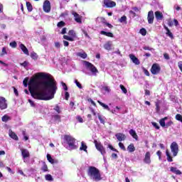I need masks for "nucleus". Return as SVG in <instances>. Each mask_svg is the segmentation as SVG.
I'll return each mask as SVG.
<instances>
[{"mask_svg": "<svg viewBox=\"0 0 182 182\" xmlns=\"http://www.w3.org/2000/svg\"><path fill=\"white\" fill-rule=\"evenodd\" d=\"M104 5L107 8H114L116 3L112 0H104Z\"/></svg>", "mask_w": 182, "mask_h": 182, "instance_id": "nucleus-11", "label": "nucleus"}, {"mask_svg": "<svg viewBox=\"0 0 182 182\" xmlns=\"http://www.w3.org/2000/svg\"><path fill=\"white\" fill-rule=\"evenodd\" d=\"M160 70H161L160 65H159L158 63H154L152 65L151 68V73H152V75H159V73H160Z\"/></svg>", "mask_w": 182, "mask_h": 182, "instance_id": "nucleus-8", "label": "nucleus"}, {"mask_svg": "<svg viewBox=\"0 0 182 182\" xmlns=\"http://www.w3.org/2000/svg\"><path fill=\"white\" fill-rule=\"evenodd\" d=\"M31 58H32L34 60H37L38 56L36 53H31Z\"/></svg>", "mask_w": 182, "mask_h": 182, "instance_id": "nucleus-44", "label": "nucleus"}, {"mask_svg": "<svg viewBox=\"0 0 182 182\" xmlns=\"http://www.w3.org/2000/svg\"><path fill=\"white\" fill-rule=\"evenodd\" d=\"M1 120L4 123H6V122H9V120H11V117L8 116L7 114H5L2 117Z\"/></svg>", "mask_w": 182, "mask_h": 182, "instance_id": "nucleus-33", "label": "nucleus"}, {"mask_svg": "<svg viewBox=\"0 0 182 182\" xmlns=\"http://www.w3.org/2000/svg\"><path fill=\"white\" fill-rule=\"evenodd\" d=\"M111 157L112 159H117L118 157L117 154H114V153L112 154Z\"/></svg>", "mask_w": 182, "mask_h": 182, "instance_id": "nucleus-63", "label": "nucleus"}, {"mask_svg": "<svg viewBox=\"0 0 182 182\" xmlns=\"http://www.w3.org/2000/svg\"><path fill=\"white\" fill-rule=\"evenodd\" d=\"M112 41H107L104 44V49H106V50H112Z\"/></svg>", "mask_w": 182, "mask_h": 182, "instance_id": "nucleus-23", "label": "nucleus"}, {"mask_svg": "<svg viewBox=\"0 0 182 182\" xmlns=\"http://www.w3.org/2000/svg\"><path fill=\"white\" fill-rule=\"evenodd\" d=\"M47 160L51 164H56L58 163V161L53 159L52 156L50 154H47Z\"/></svg>", "mask_w": 182, "mask_h": 182, "instance_id": "nucleus-22", "label": "nucleus"}, {"mask_svg": "<svg viewBox=\"0 0 182 182\" xmlns=\"http://www.w3.org/2000/svg\"><path fill=\"white\" fill-rule=\"evenodd\" d=\"M155 18L156 21H162L164 16H163V13H161V11H157L155 12Z\"/></svg>", "mask_w": 182, "mask_h": 182, "instance_id": "nucleus-19", "label": "nucleus"}, {"mask_svg": "<svg viewBox=\"0 0 182 182\" xmlns=\"http://www.w3.org/2000/svg\"><path fill=\"white\" fill-rule=\"evenodd\" d=\"M94 144L95 146V149H97L98 151H100V153H101V154L102 156H105V154H106V148H105V146H103V144H102L101 142L97 141V140H94Z\"/></svg>", "mask_w": 182, "mask_h": 182, "instance_id": "nucleus-4", "label": "nucleus"}, {"mask_svg": "<svg viewBox=\"0 0 182 182\" xmlns=\"http://www.w3.org/2000/svg\"><path fill=\"white\" fill-rule=\"evenodd\" d=\"M101 35H105V36H107L108 38H114V35L111 32H106L105 31H100Z\"/></svg>", "mask_w": 182, "mask_h": 182, "instance_id": "nucleus-24", "label": "nucleus"}, {"mask_svg": "<svg viewBox=\"0 0 182 182\" xmlns=\"http://www.w3.org/2000/svg\"><path fill=\"white\" fill-rule=\"evenodd\" d=\"M107 148L112 150V151H115L116 153H119V151L116 149L114 147H113V145L108 144H107Z\"/></svg>", "mask_w": 182, "mask_h": 182, "instance_id": "nucleus-38", "label": "nucleus"}, {"mask_svg": "<svg viewBox=\"0 0 182 182\" xmlns=\"http://www.w3.org/2000/svg\"><path fill=\"white\" fill-rule=\"evenodd\" d=\"M171 151L173 154V157H176L178 154V144L173 141L171 144Z\"/></svg>", "mask_w": 182, "mask_h": 182, "instance_id": "nucleus-7", "label": "nucleus"}, {"mask_svg": "<svg viewBox=\"0 0 182 182\" xmlns=\"http://www.w3.org/2000/svg\"><path fill=\"white\" fill-rule=\"evenodd\" d=\"M119 87H120L121 90H122L123 93H124V95H126L127 93V89H126V87H124V85H120Z\"/></svg>", "mask_w": 182, "mask_h": 182, "instance_id": "nucleus-45", "label": "nucleus"}, {"mask_svg": "<svg viewBox=\"0 0 182 182\" xmlns=\"http://www.w3.org/2000/svg\"><path fill=\"white\" fill-rule=\"evenodd\" d=\"M61 85H62V86H63L64 90L68 91V85H66V83L62 82H61Z\"/></svg>", "mask_w": 182, "mask_h": 182, "instance_id": "nucleus-55", "label": "nucleus"}, {"mask_svg": "<svg viewBox=\"0 0 182 182\" xmlns=\"http://www.w3.org/2000/svg\"><path fill=\"white\" fill-rule=\"evenodd\" d=\"M43 9L44 12L49 14L50 12V1L49 0H46L43 3Z\"/></svg>", "mask_w": 182, "mask_h": 182, "instance_id": "nucleus-10", "label": "nucleus"}, {"mask_svg": "<svg viewBox=\"0 0 182 182\" xmlns=\"http://www.w3.org/2000/svg\"><path fill=\"white\" fill-rule=\"evenodd\" d=\"M64 140L66 141L70 150H76L77 146H76V139L70 135H64Z\"/></svg>", "mask_w": 182, "mask_h": 182, "instance_id": "nucleus-3", "label": "nucleus"}, {"mask_svg": "<svg viewBox=\"0 0 182 182\" xmlns=\"http://www.w3.org/2000/svg\"><path fill=\"white\" fill-rule=\"evenodd\" d=\"M80 150L82 151H85V153H87V145L84 141L81 142V146L80 147Z\"/></svg>", "mask_w": 182, "mask_h": 182, "instance_id": "nucleus-25", "label": "nucleus"}, {"mask_svg": "<svg viewBox=\"0 0 182 182\" xmlns=\"http://www.w3.org/2000/svg\"><path fill=\"white\" fill-rule=\"evenodd\" d=\"M148 23L151 24L154 22V13L153 11H150L148 12L147 16Z\"/></svg>", "mask_w": 182, "mask_h": 182, "instance_id": "nucleus-12", "label": "nucleus"}, {"mask_svg": "<svg viewBox=\"0 0 182 182\" xmlns=\"http://www.w3.org/2000/svg\"><path fill=\"white\" fill-rule=\"evenodd\" d=\"M156 154H157V156H158L159 160H161V151H158L156 152Z\"/></svg>", "mask_w": 182, "mask_h": 182, "instance_id": "nucleus-60", "label": "nucleus"}, {"mask_svg": "<svg viewBox=\"0 0 182 182\" xmlns=\"http://www.w3.org/2000/svg\"><path fill=\"white\" fill-rule=\"evenodd\" d=\"M53 110H55L58 114H60V113H62V110H60V107H59V105H58L55 106Z\"/></svg>", "mask_w": 182, "mask_h": 182, "instance_id": "nucleus-37", "label": "nucleus"}, {"mask_svg": "<svg viewBox=\"0 0 182 182\" xmlns=\"http://www.w3.org/2000/svg\"><path fill=\"white\" fill-rule=\"evenodd\" d=\"M21 151L23 159H28V157L31 156V154H29V151H28V149H21Z\"/></svg>", "mask_w": 182, "mask_h": 182, "instance_id": "nucleus-17", "label": "nucleus"}, {"mask_svg": "<svg viewBox=\"0 0 182 182\" xmlns=\"http://www.w3.org/2000/svg\"><path fill=\"white\" fill-rule=\"evenodd\" d=\"M151 155L150 154L149 151L146 152L145 156L144 159V162L146 164H150L151 163Z\"/></svg>", "mask_w": 182, "mask_h": 182, "instance_id": "nucleus-13", "label": "nucleus"}, {"mask_svg": "<svg viewBox=\"0 0 182 182\" xmlns=\"http://www.w3.org/2000/svg\"><path fill=\"white\" fill-rule=\"evenodd\" d=\"M144 50H154L153 48H150L149 46H144L143 47Z\"/></svg>", "mask_w": 182, "mask_h": 182, "instance_id": "nucleus-54", "label": "nucleus"}, {"mask_svg": "<svg viewBox=\"0 0 182 182\" xmlns=\"http://www.w3.org/2000/svg\"><path fill=\"white\" fill-rule=\"evenodd\" d=\"M45 178H46V180H47V181H53V178L52 177V175H50V174L46 175Z\"/></svg>", "mask_w": 182, "mask_h": 182, "instance_id": "nucleus-41", "label": "nucleus"}, {"mask_svg": "<svg viewBox=\"0 0 182 182\" xmlns=\"http://www.w3.org/2000/svg\"><path fill=\"white\" fill-rule=\"evenodd\" d=\"M175 119L178 120V122H181L182 123V115L180 114H177L175 117Z\"/></svg>", "mask_w": 182, "mask_h": 182, "instance_id": "nucleus-46", "label": "nucleus"}, {"mask_svg": "<svg viewBox=\"0 0 182 182\" xmlns=\"http://www.w3.org/2000/svg\"><path fill=\"white\" fill-rule=\"evenodd\" d=\"M166 120H167V117L160 119L159 124H161V127H166Z\"/></svg>", "mask_w": 182, "mask_h": 182, "instance_id": "nucleus-31", "label": "nucleus"}, {"mask_svg": "<svg viewBox=\"0 0 182 182\" xmlns=\"http://www.w3.org/2000/svg\"><path fill=\"white\" fill-rule=\"evenodd\" d=\"M21 66H23V68H27L28 65H29V63L28 61H24L23 63L20 64Z\"/></svg>", "mask_w": 182, "mask_h": 182, "instance_id": "nucleus-53", "label": "nucleus"}, {"mask_svg": "<svg viewBox=\"0 0 182 182\" xmlns=\"http://www.w3.org/2000/svg\"><path fill=\"white\" fill-rule=\"evenodd\" d=\"M9 46L11 48H16V46H18V44L16 43V41H13L11 43H10Z\"/></svg>", "mask_w": 182, "mask_h": 182, "instance_id": "nucleus-50", "label": "nucleus"}, {"mask_svg": "<svg viewBox=\"0 0 182 182\" xmlns=\"http://www.w3.org/2000/svg\"><path fill=\"white\" fill-rule=\"evenodd\" d=\"M68 35L69 36L64 35L63 39L69 41L70 42H73V41H75V38L77 37L76 36V32L74 30H70L68 31Z\"/></svg>", "mask_w": 182, "mask_h": 182, "instance_id": "nucleus-5", "label": "nucleus"}, {"mask_svg": "<svg viewBox=\"0 0 182 182\" xmlns=\"http://www.w3.org/2000/svg\"><path fill=\"white\" fill-rule=\"evenodd\" d=\"M166 154L167 157V161H168V163H171V161H173V157L170 154V151H168V149H166Z\"/></svg>", "mask_w": 182, "mask_h": 182, "instance_id": "nucleus-27", "label": "nucleus"}, {"mask_svg": "<svg viewBox=\"0 0 182 182\" xmlns=\"http://www.w3.org/2000/svg\"><path fill=\"white\" fill-rule=\"evenodd\" d=\"M155 106H156V113H159V112H160V105L159 104V102H156Z\"/></svg>", "mask_w": 182, "mask_h": 182, "instance_id": "nucleus-52", "label": "nucleus"}, {"mask_svg": "<svg viewBox=\"0 0 182 182\" xmlns=\"http://www.w3.org/2000/svg\"><path fill=\"white\" fill-rule=\"evenodd\" d=\"M171 171L172 173H175V172L177 171V168L173 167V166H171Z\"/></svg>", "mask_w": 182, "mask_h": 182, "instance_id": "nucleus-61", "label": "nucleus"}, {"mask_svg": "<svg viewBox=\"0 0 182 182\" xmlns=\"http://www.w3.org/2000/svg\"><path fill=\"white\" fill-rule=\"evenodd\" d=\"M129 58L131 60H132L133 63H134L135 65H140V60H139V58H137L136 55L130 54Z\"/></svg>", "mask_w": 182, "mask_h": 182, "instance_id": "nucleus-18", "label": "nucleus"}, {"mask_svg": "<svg viewBox=\"0 0 182 182\" xmlns=\"http://www.w3.org/2000/svg\"><path fill=\"white\" fill-rule=\"evenodd\" d=\"M127 150L129 153H133V151H135L136 148L134 147V144H130L127 147Z\"/></svg>", "mask_w": 182, "mask_h": 182, "instance_id": "nucleus-28", "label": "nucleus"}, {"mask_svg": "<svg viewBox=\"0 0 182 182\" xmlns=\"http://www.w3.org/2000/svg\"><path fill=\"white\" fill-rule=\"evenodd\" d=\"M139 33H141L142 36H146V35H147V31L146 30V28H142L140 29Z\"/></svg>", "mask_w": 182, "mask_h": 182, "instance_id": "nucleus-39", "label": "nucleus"}, {"mask_svg": "<svg viewBox=\"0 0 182 182\" xmlns=\"http://www.w3.org/2000/svg\"><path fill=\"white\" fill-rule=\"evenodd\" d=\"M152 126H154V127H155V129H156V130H159L160 129V126H159V124H157L156 122H151Z\"/></svg>", "mask_w": 182, "mask_h": 182, "instance_id": "nucleus-51", "label": "nucleus"}, {"mask_svg": "<svg viewBox=\"0 0 182 182\" xmlns=\"http://www.w3.org/2000/svg\"><path fill=\"white\" fill-rule=\"evenodd\" d=\"M164 28L166 31V35H167V36H169L171 39H174V36L173 35V33H171L170 29H168V27H167L166 25H164Z\"/></svg>", "mask_w": 182, "mask_h": 182, "instance_id": "nucleus-20", "label": "nucleus"}, {"mask_svg": "<svg viewBox=\"0 0 182 182\" xmlns=\"http://www.w3.org/2000/svg\"><path fill=\"white\" fill-rule=\"evenodd\" d=\"M82 32L85 35V38H88V39H90V36H89L86 30L82 29Z\"/></svg>", "mask_w": 182, "mask_h": 182, "instance_id": "nucleus-48", "label": "nucleus"}, {"mask_svg": "<svg viewBox=\"0 0 182 182\" xmlns=\"http://www.w3.org/2000/svg\"><path fill=\"white\" fill-rule=\"evenodd\" d=\"M98 119L102 124H105V117H102V115L98 114Z\"/></svg>", "mask_w": 182, "mask_h": 182, "instance_id": "nucleus-42", "label": "nucleus"}, {"mask_svg": "<svg viewBox=\"0 0 182 182\" xmlns=\"http://www.w3.org/2000/svg\"><path fill=\"white\" fill-rule=\"evenodd\" d=\"M97 103H99V105L100 106H102V107H104V109H106V110L109 111L110 110V107H109V105L100 102V100L97 101Z\"/></svg>", "mask_w": 182, "mask_h": 182, "instance_id": "nucleus-30", "label": "nucleus"}, {"mask_svg": "<svg viewBox=\"0 0 182 182\" xmlns=\"http://www.w3.org/2000/svg\"><path fill=\"white\" fill-rule=\"evenodd\" d=\"M118 146L119 147V149H121L122 150H123V151H126V146H124V144H123V143L119 142L118 144Z\"/></svg>", "mask_w": 182, "mask_h": 182, "instance_id": "nucleus-47", "label": "nucleus"}, {"mask_svg": "<svg viewBox=\"0 0 182 182\" xmlns=\"http://www.w3.org/2000/svg\"><path fill=\"white\" fill-rule=\"evenodd\" d=\"M84 63H85L86 68L87 69H90V72H92V73H94V74L99 73V70L93 64H92L89 61H84Z\"/></svg>", "mask_w": 182, "mask_h": 182, "instance_id": "nucleus-6", "label": "nucleus"}, {"mask_svg": "<svg viewBox=\"0 0 182 182\" xmlns=\"http://www.w3.org/2000/svg\"><path fill=\"white\" fill-rule=\"evenodd\" d=\"M55 48H57L58 49L60 48V43H59V42H55Z\"/></svg>", "mask_w": 182, "mask_h": 182, "instance_id": "nucleus-62", "label": "nucleus"}, {"mask_svg": "<svg viewBox=\"0 0 182 182\" xmlns=\"http://www.w3.org/2000/svg\"><path fill=\"white\" fill-rule=\"evenodd\" d=\"M70 95L68 92H65V100H69Z\"/></svg>", "mask_w": 182, "mask_h": 182, "instance_id": "nucleus-64", "label": "nucleus"}, {"mask_svg": "<svg viewBox=\"0 0 182 182\" xmlns=\"http://www.w3.org/2000/svg\"><path fill=\"white\" fill-rule=\"evenodd\" d=\"M119 22H120L121 23H127V17L126 16H122L119 19Z\"/></svg>", "mask_w": 182, "mask_h": 182, "instance_id": "nucleus-35", "label": "nucleus"}, {"mask_svg": "<svg viewBox=\"0 0 182 182\" xmlns=\"http://www.w3.org/2000/svg\"><path fill=\"white\" fill-rule=\"evenodd\" d=\"M0 109L1 110H5V109H8L6 99H5L4 97H0Z\"/></svg>", "mask_w": 182, "mask_h": 182, "instance_id": "nucleus-9", "label": "nucleus"}, {"mask_svg": "<svg viewBox=\"0 0 182 182\" xmlns=\"http://www.w3.org/2000/svg\"><path fill=\"white\" fill-rule=\"evenodd\" d=\"M53 119H54L55 122H58V123H60L62 122L61 117L59 114H54L52 116Z\"/></svg>", "mask_w": 182, "mask_h": 182, "instance_id": "nucleus-29", "label": "nucleus"}, {"mask_svg": "<svg viewBox=\"0 0 182 182\" xmlns=\"http://www.w3.org/2000/svg\"><path fill=\"white\" fill-rule=\"evenodd\" d=\"M5 55H8V52L6 51V47H3L0 56L3 57L5 56Z\"/></svg>", "mask_w": 182, "mask_h": 182, "instance_id": "nucleus-36", "label": "nucleus"}, {"mask_svg": "<svg viewBox=\"0 0 182 182\" xmlns=\"http://www.w3.org/2000/svg\"><path fill=\"white\" fill-rule=\"evenodd\" d=\"M164 59H166V60H168L170 59V55H168V53H164Z\"/></svg>", "mask_w": 182, "mask_h": 182, "instance_id": "nucleus-59", "label": "nucleus"}, {"mask_svg": "<svg viewBox=\"0 0 182 182\" xmlns=\"http://www.w3.org/2000/svg\"><path fill=\"white\" fill-rule=\"evenodd\" d=\"M115 137L118 141H124L126 140V135L123 133H117Z\"/></svg>", "mask_w": 182, "mask_h": 182, "instance_id": "nucleus-15", "label": "nucleus"}, {"mask_svg": "<svg viewBox=\"0 0 182 182\" xmlns=\"http://www.w3.org/2000/svg\"><path fill=\"white\" fill-rule=\"evenodd\" d=\"M24 87H28L31 97L37 100H52L55 97L58 87L56 81L49 74L37 73L30 80L26 77L23 81Z\"/></svg>", "mask_w": 182, "mask_h": 182, "instance_id": "nucleus-1", "label": "nucleus"}, {"mask_svg": "<svg viewBox=\"0 0 182 182\" xmlns=\"http://www.w3.org/2000/svg\"><path fill=\"white\" fill-rule=\"evenodd\" d=\"M41 170L43 173H46V171H48V165L44 163L43 166L41 167Z\"/></svg>", "mask_w": 182, "mask_h": 182, "instance_id": "nucleus-40", "label": "nucleus"}, {"mask_svg": "<svg viewBox=\"0 0 182 182\" xmlns=\"http://www.w3.org/2000/svg\"><path fill=\"white\" fill-rule=\"evenodd\" d=\"M9 137H11V139H13V140H16V141H18V140H19L18 135H16V134L11 129H9Z\"/></svg>", "mask_w": 182, "mask_h": 182, "instance_id": "nucleus-16", "label": "nucleus"}, {"mask_svg": "<svg viewBox=\"0 0 182 182\" xmlns=\"http://www.w3.org/2000/svg\"><path fill=\"white\" fill-rule=\"evenodd\" d=\"M26 7L28 12H32V11L33 10V7L32 6V4L29 1H26Z\"/></svg>", "mask_w": 182, "mask_h": 182, "instance_id": "nucleus-34", "label": "nucleus"}, {"mask_svg": "<svg viewBox=\"0 0 182 182\" xmlns=\"http://www.w3.org/2000/svg\"><path fill=\"white\" fill-rule=\"evenodd\" d=\"M87 176L91 178V180H94V181H100V180H102L100 171L95 166H90L88 168Z\"/></svg>", "mask_w": 182, "mask_h": 182, "instance_id": "nucleus-2", "label": "nucleus"}, {"mask_svg": "<svg viewBox=\"0 0 182 182\" xmlns=\"http://www.w3.org/2000/svg\"><path fill=\"white\" fill-rule=\"evenodd\" d=\"M77 120L80 123H83V118H82V117H80V116H77Z\"/></svg>", "mask_w": 182, "mask_h": 182, "instance_id": "nucleus-57", "label": "nucleus"}, {"mask_svg": "<svg viewBox=\"0 0 182 182\" xmlns=\"http://www.w3.org/2000/svg\"><path fill=\"white\" fill-rule=\"evenodd\" d=\"M129 134L133 137V139H135V140H137V139H139V136H137V134L136 133V131H134V129H130Z\"/></svg>", "mask_w": 182, "mask_h": 182, "instance_id": "nucleus-26", "label": "nucleus"}, {"mask_svg": "<svg viewBox=\"0 0 182 182\" xmlns=\"http://www.w3.org/2000/svg\"><path fill=\"white\" fill-rule=\"evenodd\" d=\"M143 70H144V75H146V76H150V73L149 72V70H147V69L144 68Z\"/></svg>", "mask_w": 182, "mask_h": 182, "instance_id": "nucleus-56", "label": "nucleus"}, {"mask_svg": "<svg viewBox=\"0 0 182 182\" xmlns=\"http://www.w3.org/2000/svg\"><path fill=\"white\" fill-rule=\"evenodd\" d=\"M19 48H20V49H21L22 52H23V53H24L25 55H29V50H28V48H26V46H25L24 44H22V43L20 44Z\"/></svg>", "mask_w": 182, "mask_h": 182, "instance_id": "nucleus-21", "label": "nucleus"}, {"mask_svg": "<svg viewBox=\"0 0 182 182\" xmlns=\"http://www.w3.org/2000/svg\"><path fill=\"white\" fill-rule=\"evenodd\" d=\"M75 83L79 89H82L83 88V87H82V84H80V82H79V81H77V80H75Z\"/></svg>", "mask_w": 182, "mask_h": 182, "instance_id": "nucleus-49", "label": "nucleus"}, {"mask_svg": "<svg viewBox=\"0 0 182 182\" xmlns=\"http://www.w3.org/2000/svg\"><path fill=\"white\" fill-rule=\"evenodd\" d=\"M72 15H73V16L75 17V22H77V23H82V16H80L79 14H77L76 11H73Z\"/></svg>", "mask_w": 182, "mask_h": 182, "instance_id": "nucleus-14", "label": "nucleus"}, {"mask_svg": "<svg viewBox=\"0 0 182 182\" xmlns=\"http://www.w3.org/2000/svg\"><path fill=\"white\" fill-rule=\"evenodd\" d=\"M65 25H66L65 21H61L58 23L57 26H58V28H63V26H65Z\"/></svg>", "mask_w": 182, "mask_h": 182, "instance_id": "nucleus-43", "label": "nucleus"}, {"mask_svg": "<svg viewBox=\"0 0 182 182\" xmlns=\"http://www.w3.org/2000/svg\"><path fill=\"white\" fill-rule=\"evenodd\" d=\"M104 23H105V25H106V26H107L110 29H112V28H113V25L110 24L109 23L104 22Z\"/></svg>", "mask_w": 182, "mask_h": 182, "instance_id": "nucleus-58", "label": "nucleus"}, {"mask_svg": "<svg viewBox=\"0 0 182 182\" xmlns=\"http://www.w3.org/2000/svg\"><path fill=\"white\" fill-rule=\"evenodd\" d=\"M77 56H80L82 59H86V58H87V54L85 52L77 53Z\"/></svg>", "mask_w": 182, "mask_h": 182, "instance_id": "nucleus-32", "label": "nucleus"}]
</instances>
